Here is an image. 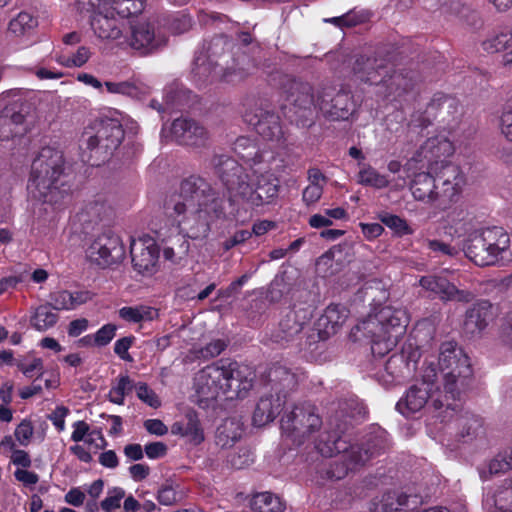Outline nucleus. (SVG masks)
<instances>
[{
	"label": "nucleus",
	"instance_id": "f257e3e1",
	"mask_svg": "<svg viewBox=\"0 0 512 512\" xmlns=\"http://www.w3.org/2000/svg\"><path fill=\"white\" fill-rule=\"evenodd\" d=\"M170 216L181 217L179 225L191 239L206 237L211 223L225 217L224 200L201 176L191 175L180 183L179 191L170 195L164 204Z\"/></svg>",
	"mask_w": 512,
	"mask_h": 512
},
{
	"label": "nucleus",
	"instance_id": "f03ea898",
	"mask_svg": "<svg viewBox=\"0 0 512 512\" xmlns=\"http://www.w3.org/2000/svg\"><path fill=\"white\" fill-rule=\"evenodd\" d=\"M68 178L63 152L46 146L32 162L28 188L44 203L60 205L70 198Z\"/></svg>",
	"mask_w": 512,
	"mask_h": 512
},
{
	"label": "nucleus",
	"instance_id": "7ed1b4c3",
	"mask_svg": "<svg viewBox=\"0 0 512 512\" xmlns=\"http://www.w3.org/2000/svg\"><path fill=\"white\" fill-rule=\"evenodd\" d=\"M197 381L217 395L219 391L231 393L230 397L245 398L253 387L254 372L246 365L223 358L199 371Z\"/></svg>",
	"mask_w": 512,
	"mask_h": 512
},
{
	"label": "nucleus",
	"instance_id": "20e7f679",
	"mask_svg": "<svg viewBox=\"0 0 512 512\" xmlns=\"http://www.w3.org/2000/svg\"><path fill=\"white\" fill-rule=\"evenodd\" d=\"M124 129L117 119L100 118L85 127L80 149L82 160L98 167L107 162L124 139Z\"/></svg>",
	"mask_w": 512,
	"mask_h": 512
},
{
	"label": "nucleus",
	"instance_id": "39448f33",
	"mask_svg": "<svg viewBox=\"0 0 512 512\" xmlns=\"http://www.w3.org/2000/svg\"><path fill=\"white\" fill-rule=\"evenodd\" d=\"M438 364L444 378L445 398L461 402L474 381L470 359L454 341L443 342L439 348Z\"/></svg>",
	"mask_w": 512,
	"mask_h": 512
},
{
	"label": "nucleus",
	"instance_id": "423d86ee",
	"mask_svg": "<svg viewBox=\"0 0 512 512\" xmlns=\"http://www.w3.org/2000/svg\"><path fill=\"white\" fill-rule=\"evenodd\" d=\"M510 236L499 226L475 230L467 235L463 242L465 256L476 265L492 266L507 260Z\"/></svg>",
	"mask_w": 512,
	"mask_h": 512
},
{
	"label": "nucleus",
	"instance_id": "0eeeda50",
	"mask_svg": "<svg viewBox=\"0 0 512 512\" xmlns=\"http://www.w3.org/2000/svg\"><path fill=\"white\" fill-rule=\"evenodd\" d=\"M425 382H417L409 387L405 395L397 402L396 409L404 416L409 417L425 407L439 411L437 417L441 421L451 418L461 408V402L453 401L448 395L445 398V391L436 388L432 390Z\"/></svg>",
	"mask_w": 512,
	"mask_h": 512
},
{
	"label": "nucleus",
	"instance_id": "6e6552de",
	"mask_svg": "<svg viewBox=\"0 0 512 512\" xmlns=\"http://www.w3.org/2000/svg\"><path fill=\"white\" fill-rule=\"evenodd\" d=\"M243 119L264 140L285 142V132L280 116L266 98H250L244 104Z\"/></svg>",
	"mask_w": 512,
	"mask_h": 512
},
{
	"label": "nucleus",
	"instance_id": "1a4fd4ad",
	"mask_svg": "<svg viewBox=\"0 0 512 512\" xmlns=\"http://www.w3.org/2000/svg\"><path fill=\"white\" fill-rule=\"evenodd\" d=\"M232 47L233 42L227 36L217 35L205 42L202 51L199 52L223 71V79L226 81H233V76L242 79L249 74L250 70L248 63L246 66L248 56L241 53L236 57L231 52Z\"/></svg>",
	"mask_w": 512,
	"mask_h": 512
},
{
	"label": "nucleus",
	"instance_id": "9d476101",
	"mask_svg": "<svg viewBox=\"0 0 512 512\" xmlns=\"http://www.w3.org/2000/svg\"><path fill=\"white\" fill-rule=\"evenodd\" d=\"M322 426V419L317 409L310 403L295 405L281 418V429L295 443L301 445L311 434Z\"/></svg>",
	"mask_w": 512,
	"mask_h": 512
},
{
	"label": "nucleus",
	"instance_id": "9b49d317",
	"mask_svg": "<svg viewBox=\"0 0 512 512\" xmlns=\"http://www.w3.org/2000/svg\"><path fill=\"white\" fill-rule=\"evenodd\" d=\"M316 106L328 121H347L356 112L354 96L343 87H322L317 94Z\"/></svg>",
	"mask_w": 512,
	"mask_h": 512
},
{
	"label": "nucleus",
	"instance_id": "f8f14e48",
	"mask_svg": "<svg viewBox=\"0 0 512 512\" xmlns=\"http://www.w3.org/2000/svg\"><path fill=\"white\" fill-rule=\"evenodd\" d=\"M283 88L287 94L286 99L292 106V121L303 128L311 127L315 123L313 106H316L313 87L307 82L286 77Z\"/></svg>",
	"mask_w": 512,
	"mask_h": 512
},
{
	"label": "nucleus",
	"instance_id": "ddd939ff",
	"mask_svg": "<svg viewBox=\"0 0 512 512\" xmlns=\"http://www.w3.org/2000/svg\"><path fill=\"white\" fill-rule=\"evenodd\" d=\"M353 403H344L340 407V411L330 418L329 426L333 431H326L322 433L316 442V449L324 457H333L338 454H346L351 451L352 444L344 435L345 432L352 425L351 421L345 418L341 420L340 417L344 415L348 407H352Z\"/></svg>",
	"mask_w": 512,
	"mask_h": 512
},
{
	"label": "nucleus",
	"instance_id": "4468645a",
	"mask_svg": "<svg viewBox=\"0 0 512 512\" xmlns=\"http://www.w3.org/2000/svg\"><path fill=\"white\" fill-rule=\"evenodd\" d=\"M88 260L100 268L120 263L125 257L122 240L110 228L98 234L86 250Z\"/></svg>",
	"mask_w": 512,
	"mask_h": 512
},
{
	"label": "nucleus",
	"instance_id": "2eb2a0df",
	"mask_svg": "<svg viewBox=\"0 0 512 512\" xmlns=\"http://www.w3.org/2000/svg\"><path fill=\"white\" fill-rule=\"evenodd\" d=\"M408 320L406 312L390 306L383 307L374 317L363 321L357 326L358 330L365 333L383 332L398 339L406 329Z\"/></svg>",
	"mask_w": 512,
	"mask_h": 512
},
{
	"label": "nucleus",
	"instance_id": "dca6fc26",
	"mask_svg": "<svg viewBox=\"0 0 512 512\" xmlns=\"http://www.w3.org/2000/svg\"><path fill=\"white\" fill-rule=\"evenodd\" d=\"M29 104L15 101L5 106L0 112V140L8 141L16 136H23L27 132L25 124Z\"/></svg>",
	"mask_w": 512,
	"mask_h": 512
},
{
	"label": "nucleus",
	"instance_id": "f3484780",
	"mask_svg": "<svg viewBox=\"0 0 512 512\" xmlns=\"http://www.w3.org/2000/svg\"><path fill=\"white\" fill-rule=\"evenodd\" d=\"M171 135L177 144L192 148L206 147L209 140L207 129L190 118L175 119L171 125Z\"/></svg>",
	"mask_w": 512,
	"mask_h": 512
},
{
	"label": "nucleus",
	"instance_id": "a211bd4d",
	"mask_svg": "<svg viewBox=\"0 0 512 512\" xmlns=\"http://www.w3.org/2000/svg\"><path fill=\"white\" fill-rule=\"evenodd\" d=\"M389 447L387 432L381 427H373L360 444L352 445L349 459L354 464H365Z\"/></svg>",
	"mask_w": 512,
	"mask_h": 512
},
{
	"label": "nucleus",
	"instance_id": "6ab92c4d",
	"mask_svg": "<svg viewBox=\"0 0 512 512\" xmlns=\"http://www.w3.org/2000/svg\"><path fill=\"white\" fill-rule=\"evenodd\" d=\"M167 38L156 32L154 25L148 22L137 23L131 26V35L128 38L129 46L139 55H148L164 47Z\"/></svg>",
	"mask_w": 512,
	"mask_h": 512
},
{
	"label": "nucleus",
	"instance_id": "aec40b11",
	"mask_svg": "<svg viewBox=\"0 0 512 512\" xmlns=\"http://www.w3.org/2000/svg\"><path fill=\"white\" fill-rule=\"evenodd\" d=\"M389 72L387 61L376 56L359 55L352 66L355 81L370 85H380Z\"/></svg>",
	"mask_w": 512,
	"mask_h": 512
},
{
	"label": "nucleus",
	"instance_id": "412c9836",
	"mask_svg": "<svg viewBox=\"0 0 512 512\" xmlns=\"http://www.w3.org/2000/svg\"><path fill=\"white\" fill-rule=\"evenodd\" d=\"M311 319V312L305 308L291 309L285 315L282 316L278 328L275 329L271 335L273 342L284 345L288 343L296 336H298L303 330L304 326Z\"/></svg>",
	"mask_w": 512,
	"mask_h": 512
},
{
	"label": "nucleus",
	"instance_id": "4be33fe9",
	"mask_svg": "<svg viewBox=\"0 0 512 512\" xmlns=\"http://www.w3.org/2000/svg\"><path fill=\"white\" fill-rule=\"evenodd\" d=\"M419 283L422 288L435 293L443 301L469 303L475 298V294L472 291L458 289L445 277L423 276Z\"/></svg>",
	"mask_w": 512,
	"mask_h": 512
},
{
	"label": "nucleus",
	"instance_id": "5701e85b",
	"mask_svg": "<svg viewBox=\"0 0 512 512\" xmlns=\"http://www.w3.org/2000/svg\"><path fill=\"white\" fill-rule=\"evenodd\" d=\"M130 254L133 268L139 274L150 276L157 271L159 248L152 240L132 242Z\"/></svg>",
	"mask_w": 512,
	"mask_h": 512
},
{
	"label": "nucleus",
	"instance_id": "b1692460",
	"mask_svg": "<svg viewBox=\"0 0 512 512\" xmlns=\"http://www.w3.org/2000/svg\"><path fill=\"white\" fill-rule=\"evenodd\" d=\"M279 192V181L272 174L257 176L255 183L249 184L244 202L253 207H260L271 203Z\"/></svg>",
	"mask_w": 512,
	"mask_h": 512
},
{
	"label": "nucleus",
	"instance_id": "393cba45",
	"mask_svg": "<svg viewBox=\"0 0 512 512\" xmlns=\"http://www.w3.org/2000/svg\"><path fill=\"white\" fill-rule=\"evenodd\" d=\"M298 384L297 377L289 368L279 363L273 364L267 374L265 388L268 392L275 393L284 401L289 392L293 391Z\"/></svg>",
	"mask_w": 512,
	"mask_h": 512
},
{
	"label": "nucleus",
	"instance_id": "a878e982",
	"mask_svg": "<svg viewBox=\"0 0 512 512\" xmlns=\"http://www.w3.org/2000/svg\"><path fill=\"white\" fill-rule=\"evenodd\" d=\"M382 87L385 88V97L391 100H402L411 94L416 85V73L413 71H394L383 78Z\"/></svg>",
	"mask_w": 512,
	"mask_h": 512
},
{
	"label": "nucleus",
	"instance_id": "bb28decb",
	"mask_svg": "<svg viewBox=\"0 0 512 512\" xmlns=\"http://www.w3.org/2000/svg\"><path fill=\"white\" fill-rule=\"evenodd\" d=\"M493 319V305L488 300H480L466 311L464 331L472 336L480 334Z\"/></svg>",
	"mask_w": 512,
	"mask_h": 512
},
{
	"label": "nucleus",
	"instance_id": "cd10ccee",
	"mask_svg": "<svg viewBox=\"0 0 512 512\" xmlns=\"http://www.w3.org/2000/svg\"><path fill=\"white\" fill-rule=\"evenodd\" d=\"M453 153L452 143L444 137H433L427 139L424 144L416 151L412 160L421 162L426 160L428 164H435L433 170H437L441 157L450 156Z\"/></svg>",
	"mask_w": 512,
	"mask_h": 512
},
{
	"label": "nucleus",
	"instance_id": "c85d7f7f",
	"mask_svg": "<svg viewBox=\"0 0 512 512\" xmlns=\"http://www.w3.org/2000/svg\"><path fill=\"white\" fill-rule=\"evenodd\" d=\"M113 215L112 208L104 201L94 200L87 203L77 214L83 233L90 234L95 226L102 222L109 223Z\"/></svg>",
	"mask_w": 512,
	"mask_h": 512
},
{
	"label": "nucleus",
	"instance_id": "c756f323",
	"mask_svg": "<svg viewBox=\"0 0 512 512\" xmlns=\"http://www.w3.org/2000/svg\"><path fill=\"white\" fill-rule=\"evenodd\" d=\"M225 166L226 171L231 172V175L224 177L222 184L229 194L230 203H233L236 198L244 200L250 184L248 174L237 161H228Z\"/></svg>",
	"mask_w": 512,
	"mask_h": 512
},
{
	"label": "nucleus",
	"instance_id": "7c9ffc66",
	"mask_svg": "<svg viewBox=\"0 0 512 512\" xmlns=\"http://www.w3.org/2000/svg\"><path fill=\"white\" fill-rule=\"evenodd\" d=\"M285 401L281 397L274 399V395L271 392L266 391L259 399L254 413H253V424L261 427L269 422H272L281 411Z\"/></svg>",
	"mask_w": 512,
	"mask_h": 512
},
{
	"label": "nucleus",
	"instance_id": "2f4dec72",
	"mask_svg": "<svg viewBox=\"0 0 512 512\" xmlns=\"http://www.w3.org/2000/svg\"><path fill=\"white\" fill-rule=\"evenodd\" d=\"M115 11L110 9L106 13H96L91 26L94 33L101 39L116 40L122 36L124 24L114 17Z\"/></svg>",
	"mask_w": 512,
	"mask_h": 512
},
{
	"label": "nucleus",
	"instance_id": "473e14b6",
	"mask_svg": "<svg viewBox=\"0 0 512 512\" xmlns=\"http://www.w3.org/2000/svg\"><path fill=\"white\" fill-rule=\"evenodd\" d=\"M410 189L416 200L433 202L437 200L439 185L430 172H420L414 176Z\"/></svg>",
	"mask_w": 512,
	"mask_h": 512
},
{
	"label": "nucleus",
	"instance_id": "72a5a7b5",
	"mask_svg": "<svg viewBox=\"0 0 512 512\" xmlns=\"http://www.w3.org/2000/svg\"><path fill=\"white\" fill-rule=\"evenodd\" d=\"M191 73L198 85H204L207 81H213L223 78V71L216 67L212 61L204 57L203 53H198L193 61Z\"/></svg>",
	"mask_w": 512,
	"mask_h": 512
},
{
	"label": "nucleus",
	"instance_id": "f704fd0d",
	"mask_svg": "<svg viewBox=\"0 0 512 512\" xmlns=\"http://www.w3.org/2000/svg\"><path fill=\"white\" fill-rule=\"evenodd\" d=\"M386 379L389 383L400 384L406 379L411 378L412 368L407 364L400 353L392 354L389 359L385 362L384 367Z\"/></svg>",
	"mask_w": 512,
	"mask_h": 512
},
{
	"label": "nucleus",
	"instance_id": "c9c22d12",
	"mask_svg": "<svg viewBox=\"0 0 512 512\" xmlns=\"http://www.w3.org/2000/svg\"><path fill=\"white\" fill-rule=\"evenodd\" d=\"M242 435V429L235 418H228L217 428L215 442L221 448L233 446Z\"/></svg>",
	"mask_w": 512,
	"mask_h": 512
},
{
	"label": "nucleus",
	"instance_id": "e433bc0d",
	"mask_svg": "<svg viewBox=\"0 0 512 512\" xmlns=\"http://www.w3.org/2000/svg\"><path fill=\"white\" fill-rule=\"evenodd\" d=\"M459 436L464 442L472 441L484 433L483 419L470 412H465L458 419Z\"/></svg>",
	"mask_w": 512,
	"mask_h": 512
},
{
	"label": "nucleus",
	"instance_id": "4c0bfd02",
	"mask_svg": "<svg viewBox=\"0 0 512 512\" xmlns=\"http://www.w3.org/2000/svg\"><path fill=\"white\" fill-rule=\"evenodd\" d=\"M349 311L341 304H330L319 319L326 333H335L347 319Z\"/></svg>",
	"mask_w": 512,
	"mask_h": 512
},
{
	"label": "nucleus",
	"instance_id": "58836bf2",
	"mask_svg": "<svg viewBox=\"0 0 512 512\" xmlns=\"http://www.w3.org/2000/svg\"><path fill=\"white\" fill-rule=\"evenodd\" d=\"M293 284L288 275L283 272L277 274L269 284L266 299L270 303H280L292 292Z\"/></svg>",
	"mask_w": 512,
	"mask_h": 512
},
{
	"label": "nucleus",
	"instance_id": "ea45409f",
	"mask_svg": "<svg viewBox=\"0 0 512 512\" xmlns=\"http://www.w3.org/2000/svg\"><path fill=\"white\" fill-rule=\"evenodd\" d=\"M119 316L123 320L131 323H140L143 321H152L158 317V310L144 305L125 306L119 310Z\"/></svg>",
	"mask_w": 512,
	"mask_h": 512
},
{
	"label": "nucleus",
	"instance_id": "a19ab883",
	"mask_svg": "<svg viewBox=\"0 0 512 512\" xmlns=\"http://www.w3.org/2000/svg\"><path fill=\"white\" fill-rule=\"evenodd\" d=\"M251 507L256 512H283L285 509L281 499L271 492L256 494L251 501Z\"/></svg>",
	"mask_w": 512,
	"mask_h": 512
},
{
	"label": "nucleus",
	"instance_id": "79ce46f5",
	"mask_svg": "<svg viewBox=\"0 0 512 512\" xmlns=\"http://www.w3.org/2000/svg\"><path fill=\"white\" fill-rule=\"evenodd\" d=\"M363 334L370 339L371 352L375 358H382L389 353L397 341V338L379 331L376 334L363 331Z\"/></svg>",
	"mask_w": 512,
	"mask_h": 512
},
{
	"label": "nucleus",
	"instance_id": "37998d69",
	"mask_svg": "<svg viewBox=\"0 0 512 512\" xmlns=\"http://www.w3.org/2000/svg\"><path fill=\"white\" fill-rule=\"evenodd\" d=\"M457 109L458 103L455 98L443 93H436L427 106V113L433 114L438 112L439 116L445 120V113H454L457 112Z\"/></svg>",
	"mask_w": 512,
	"mask_h": 512
},
{
	"label": "nucleus",
	"instance_id": "c03bdc74",
	"mask_svg": "<svg viewBox=\"0 0 512 512\" xmlns=\"http://www.w3.org/2000/svg\"><path fill=\"white\" fill-rule=\"evenodd\" d=\"M52 309L48 303L40 305L31 318V325L38 331H46L53 327L58 321V315L53 313Z\"/></svg>",
	"mask_w": 512,
	"mask_h": 512
},
{
	"label": "nucleus",
	"instance_id": "a18cd8bd",
	"mask_svg": "<svg viewBox=\"0 0 512 512\" xmlns=\"http://www.w3.org/2000/svg\"><path fill=\"white\" fill-rule=\"evenodd\" d=\"M482 47L489 53L509 51L512 48V32L507 30L494 33L482 42Z\"/></svg>",
	"mask_w": 512,
	"mask_h": 512
},
{
	"label": "nucleus",
	"instance_id": "49530a36",
	"mask_svg": "<svg viewBox=\"0 0 512 512\" xmlns=\"http://www.w3.org/2000/svg\"><path fill=\"white\" fill-rule=\"evenodd\" d=\"M38 22L31 14L20 12L9 22L8 31L16 37H21L32 31Z\"/></svg>",
	"mask_w": 512,
	"mask_h": 512
},
{
	"label": "nucleus",
	"instance_id": "de8ad7c7",
	"mask_svg": "<svg viewBox=\"0 0 512 512\" xmlns=\"http://www.w3.org/2000/svg\"><path fill=\"white\" fill-rule=\"evenodd\" d=\"M111 9L122 19L138 15L144 9L142 0H109Z\"/></svg>",
	"mask_w": 512,
	"mask_h": 512
},
{
	"label": "nucleus",
	"instance_id": "09e8293b",
	"mask_svg": "<svg viewBox=\"0 0 512 512\" xmlns=\"http://www.w3.org/2000/svg\"><path fill=\"white\" fill-rule=\"evenodd\" d=\"M435 171H436L435 177H436L438 185L440 183L452 182V181L461 183V184H464V182H465L464 176H463L459 166H457L451 162L441 161L439 171H438V169Z\"/></svg>",
	"mask_w": 512,
	"mask_h": 512
},
{
	"label": "nucleus",
	"instance_id": "8fccbe9b",
	"mask_svg": "<svg viewBox=\"0 0 512 512\" xmlns=\"http://www.w3.org/2000/svg\"><path fill=\"white\" fill-rule=\"evenodd\" d=\"M378 219L397 236L410 235L413 233V230L408 225L407 221L397 215L383 212L378 215Z\"/></svg>",
	"mask_w": 512,
	"mask_h": 512
},
{
	"label": "nucleus",
	"instance_id": "3c124183",
	"mask_svg": "<svg viewBox=\"0 0 512 512\" xmlns=\"http://www.w3.org/2000/svg\"><path fill=\"white\" fill-rule=\"evenodd\" d=\"M494 505L502 512H512V478L497 489L494 494Z\"/></svg>",
	"mask_w": 512,
	"mask_h": 512
},
{
	"label": "nucleus",
	"instance_id": "603ef678",
	"mask_svg": "<svg viewBox=\"0 0 512 512\" xmlns=\"http://www.w3.org/2000/svg\"><path fill=\"white\" fill-rule=\"evenodd\" d=\"M105 86L110 93L122 94L131 98H140L145 94L142 87L137 86L134 83L124 82H105Z\"/></svg>",
	"mask_w": 512,
	"mask_h": 512
},
{
	"label": "nucleus",
	"instance_id": "864d4df0",
	"mask_svg": "<svg viewBox=\"0 0 512 512\" xmlns=\"http://www.w3.org/2000/svg\"><path fill=\"white\" fill-rule=\"evenodd\" d=\"M269 308L266 298H255L245 309L246 317L252 325H258Z\"/></svg>",
	"mask_w": 512,
	"mask_h": 512
},
{
	"label": "nucleus",
	"instance_id": "5fc2aeb1",
	"mask_svg": "<svg viewBox=\"0 0 512 512\" xmlns=\"http://www.w3.org/2000/svg\"><path fill=\"white\" fill-rule=\"evenodd\" d=\"M349 454L350 451L346 456L342 454L340 461L336 460L330 464V467L326 472L328 478L335 480L343 479L348 474L349 470L354 469L358 465L350 461Z\"/></svg>",
	"mask_w": 512,
	"mask_h": 512
},
{
	"label": "nucleus",
	"instance_id": "6e6d98bb",
	"mask_svg": "<svg viewBox=\"0 0 512 512\" xmlns=\"http://www.w3.org/2000/svg\"><path fill=\"white\" fill-rule=\"evenodd\" d=\"M133 384L129 376H121L116 386L112 387L109 392V400L112 403L122 405L124 404V397L131 392Z\"/></svg>",
	"mask_w": 512,
	"mask_h": 512
},
{
	"label": "nucleus",
	"instance_id": "4d7b16f0",
	"mask_svg": "<svg viewBox=\"0 0 512 512\" xmlns=\"http://www.w3.org/2000/svg\"><path fill=\"white\" fill-rule=\"evenodd\" d=\"M359 183L365 186H372L375 188H384L388 185V180L385 176L380 175L373 168H366L359 171Z\"/></svg>",
	"mask_w": 512,
	"mask_h": 512
},
{
	"label": "nucleus",
	"instance_id": "13d9d810",
	"mask_svg": "<svg viewBox=\"0 0 512 512\" xmlns=\"http://www.w3.org/2000/svg\"><path fill=\"white\" fill-rule=\"evenodd\" d=\"M512 468V449L497 454L488 464L489 473L491 475H498L505 473Z\"/></svg>",
	"mask_w": 512,
	"mask_h": 512
},
{
	"label": "nucleus",
	"instance_id": "bf43d9fd",
	"mask_svg": "<svg viewBox=\"0 0 512 512\" xmlns=\"http://www.w3.org/2000/svg\"><path fill=\"white\" fill-rule=\"evenodd\" d=\"M253 455L246 448L230 453L227 457V464L234 469H243L253 463Z\"/></svg>",
	"mask_w": 512,
	"mask_h": 512
},
{
	"label": "nucleus",
	"instance_id": "052dcab7",
	"mask_svg": "<svg viewBox=\"0 0 512 512\" xmlns=\"http://www.w3.org/2000/svg\"><path fill=\"white\" fill-rule=\"evenodd\" d=\"M125 497V491L121 487H114L108 491V495L101 501L100 506L105 512H112L120 508L121 500Z\"/></svg>",
	"mask_w": 512,
	"mask_h": 512
},
{
	"label": "nucleus",
	"instance_id": "680f3d73",
	"mask_svg": "<svg viewBox=\"0 0 512 512\" xmlns=\"http://www.w3.org/2000/svg\"><path fill=\"white\" fill-rule=\"evenodd\" d=\"M462 185L453 181L440 183L437 200H441L443 204L454 201L455 197L460 193Z\"/></svg>",
	"mask_w": 512,
	"mask_h": 512
},
{
	"label": "nucleus",
	"instance_id": "e2e57ef3",
	"mask_svg": "<svg viewBox=\"0 0 512 512\" xmlns=\"http://www.w3.org/2000/svg\"><path fill=\"white\" fill-rule=\"evenodd\" d=\"M183 436L191 437L194 444H200L204 440L203 432L195 415L187 414V422L184 424Z\"/></svg>",
	"mask_w": 512,
	"mask_h": 512
},
{
	"label": "nucleus",
	"instance_id": "0e129e2a",
	"mask_svg": "<svg viewBox=\"0 0 512 512\" xmlns=\"http://www.w3.org/2000/svg\"><path fill=\"white\" fill-rule=\"evenodd\" d=\"M49 305L55 310H72V295L67 290L56 291L50 294Z\"/></svg>",
	"mask_w": 512,
	"mask_h": 512
},
{
	"label": "nucleus",
	"instance_id": "69168bd1",
	"mask_svg": "<svg viewBox=\"0 0 512 512\" xmlns=\"http://www.w3.org/2000/svg\"><path fill=\"white\" fill-rule=\"evenodd\" d=\"M169 29L174 34H182L187 32L192 26L191 17L184 13H178L171 17L168 21Z\"/></svg>",
	"mask_w": 512,
	"mask_h": 512
},
{
	"label": "nucleus",
	"instance_id": "338daca9",
	"mask_svg": "<svg viewBox=\"0 0 512 512\" xmlns=\"http://www.w3.org/2000/svg\"><path fill=\"white\" fill-rule=\"evenodd\" d=\"M177 495L173 482L166 481L157 492V500L162 505L171 506L177 502Z\"/></svg>",
	"mask_w": 512,
	"mask_h": 512
},
{
	"label": "nucleus",
	"instance_id": "774afa93",
	"mask_svg": "<svg viewBox=\"0 0 512 512\" xmlns=\"http://www.w3.org/2000/svg\"><path fill=\"white\" fill-rule=\"evenodd\" d=\"M227 347V343L222 339H216L202 347L198 351V357L208 360L220 355Z\"/></svg>",
	"mask_w": 512,
	"mask_h": 512
}]
</instances>
